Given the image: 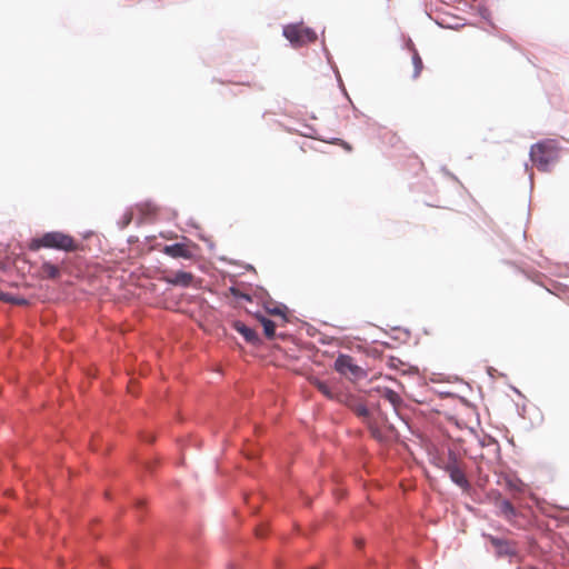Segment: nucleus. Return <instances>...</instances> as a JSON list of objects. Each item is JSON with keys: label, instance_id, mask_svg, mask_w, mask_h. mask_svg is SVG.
<instances>
[{"label": "nucleus", "instance_id": "nucleus-23", "mask_svg": "<svg viewBox=\"0 0 569 569\" xmlns=\"http://www.w3.org/2000/svg\"><path fill=\"white\" fill-rule=\"evenodd\" d=\"M230 292H231V295H232L233 297H236V298H242V299H246V300H250V298H249L247 295L241 293V292H240L237 288H234V287H231V288H230Z\"/></svg>", "mask_w": 569, "mask_h": 569}, {"label": "nucleus", "instance_id": "nucleus-16", "mask_svg": "<svg viewBox=\"0 0 569 569\" xmlns=\"http://www.w3.org/2000/svg\"><path fill=\"white\" fill-rule=\"evenodd\" d=\"M41 270L49 279H57L60 277V268L49 261H44L42 263Z\"/></svg>", "mask_w": 569, "mask_h": 569}, {"label": "nucleus", "instance_id": "nucleus-8", "mask_svg": "<svg viewBox=\"0 0 569 569\" xmlns=\"http://www.w3.org/2000/svg\"><path fill=\"white\" fill-rule=\"evenodd\" d=\"M192 280L193 274L191 272H187L183 270H179L174 272L172 276H168L164 278V281L168 284L182 288H188L192 283Z\"/></svg>", "mask_w": 569, "mask_h": 569}, {"label": "nucleus", "instance_id": "nucleus-25", "mask_svg": "<svg viewBox=\"0 0 569 569\" xmlns=\"http://www.w3.org/2000/svg\"><path fill=\"white\" fill-rule=\"evenodd\" d=\"M508 486H509V488H510L511 490H513V491H521V490H522V489H521V486H522V483H521V482H519V483H515V482H512V481H508Z\"/></svg>", "mask_w": 569, "mask_h": 569}, {"label": "nucleus", "instance_id": "nucleus-2", "mask_svg": "<svg viewBox=\"0 0 569 569\" xmlns=\"http://www.w3.org/2000/svg\"><path fill=\"white\" fill-rule=\"evenodd\" d=\"M31 248L34 250L39 248H50L66 252H73L78 249L76 240L71 236L60 231H49L41 237L34 238Z\"/></svg>", "mask_w": 569, "mask_h": 569}, {"label": "nucleus", "instance_id": "nucleus-28", "mask_svg": "<svg viewBox=\"0 0 569 569\" xmlns=\"http://www.w3.org/2000/svg\"><path fill=\"white\" fill-rule=\"evenodd\" d=\"M257 536L262 538L266 536V530L263 528L257 529Z\"/></svg>", "mask_w": 569, "mask_h": 569}, {"label": "nucleus", "instance_id": "nucleus-20", "mask_svg": "<svg viewBox=\"0 0 569 569\" xmlns=\"http://www.w3.org/2000/svg\"><path fill=\"white\" fill-rule=\"evenodd\" d=\"M478 13L479 16L486 20L490 26H493V23L491 22V13H490V10L485 6V4H480L478 7Z\"/></svg>", "mask_w": 569, "mask_h": 569}, {"label": "nucleus", "instance_id": "nucleus-18", "mask_svg": "<svg viewBox=\"0 0 569 569\" xmlns=\"http://www.w3.org/2000/svg\"><path fill=\"white\" fill-rule=\"evenodd\" d=\"M301 40H302V46L310 43V42H315L317 40V33L315 32L313 29L302 26Z\"/></svg>", "mask_w": 569, "mask_h": 569}, {"label": "nucleus", "instance_id": "nucleus-3", "mask_svg": "<svg viewBox=\"0 0 569 569\" xmlns=\"http://www.w3.org/2000/svg\"><path fill=\"white\" fill-rule=\"evenodd\" d=\"M442 469L448 473L450 480L463 491L471 489V483L467 478L466 470L455 451H448V459L443 463Z\"/></svg>", "mask_w": 569, "mask_h": 569}, {"label": "nucleus", "instance_id": "nucleus-26", "mask_svg": "<svg viewBox=\"0 0 569 569\" xmlns=\"http://www.w3.org/2000/svg\"><path fill=\"white\" fill-rule=\"evenodd\" d=\"M402 362L399 359L391 358L390 359V366L393 368H397L398 365H401Z\"/></svg>", "mask_w": 569, "mask_h": 569}, {"label": "nucleus", "instance_id": "nucleus-11", "mask_svg": "<svg viewBox=\"0 0 569 569\" xmlns=\"http://www.w3.org/2000/svg\"><path fill=\"white\" fill-rule=\"evenodd\" d=\"M407 48L412 52V63H413V74L412 78L417 79L420 76V72L423 68L422 59L419 56V52L415 48V44L411 39L407 41Z\"/></svg>", "mask_w": 569, "mask_h": 569}, {"label": "nucleus", "instance_id": "nucleus-22", "mask_svg": "<svg viewBox=\"0 0 569 569\" xmlns=\"http://www.w3.org/2000/svg\"><path fill=\"white\" fill-rule=\"evenodd\" d=\"M318 390L321 393H323L325 396L332 398V391H331L330 387L328 385H326L325 382L318 383Z\"/></svg>", "mask_w": 569, "mask_h": 569}, {"label": "nucleus", "instance_id": "nucleus-29", "mask_svg": "<svg viewBox=\"0 0 569 569\" xmlns=\"http://www.w3.org/2000/svg\"><path fill=\"white\" fill-rule=\"evenodd\" d=\"M357 545H358V547L360 548V547H362L363 541H357Z\"/></svg>", "mask_w": 569, "mask_h": 569}, {"label": "nucleus", "instance_id": "nucleus-13", "mask_svg": "<svg viewBox=\"0 0 569 569\" xmlns=\"http://www.w3.org/2000/svg\"><path fill=\"white\" fill-rule=\"evenodd\" d=\"M258 319L263 328L264 336L268 339H273L276 337V322L264 316H259Z\"/></svg>", "mask_w": 569, "mask_h": 569}, {"label": "nucleus", "instance_id": "nucleus-24", "mask_svg": "<svg viewBox=\"0 0 569 569\" xmlns=\"http://www.w3.org/2000/svg\"><path fill=\"white\" fill-rule=\"evenodd\" d=\"M331 142L332 143H340L347 151H351V146L348 142H346V141H342V140H340L338 138H335Z\"/></svg>", "mask_w": 569, "mask_h": 569}, {"label": "nucleus", "instance_id": "nucleus-1", "mask_svg": "<svg viewBox=\"0 0 569 569\" xmlns=\"http://www.w3.org/2000/svg\"><path fill=\"white\" fill-rule=\"evenodd\" d=\"M486 540V550L493 555L497 560H507L512 562L519 558V546L516 541L507 539L502 536H493L483 533Z\"/></svg>", "mask_w": 569, "mask_h": 569}, {"label": "nucleus", "instance_id": "nucleus-19", "mask_svg": "<svg viewBox=\"0 0 569 569\" xmlns=\"http://www.w3.org/2000/svg\"><path fill=\"white\" fill-rule=\"evenodd\" d=\"M133 217H134V212H133V209H128L123 216L120 218V220L118 221V226L120 229H124L127 228L131 221L133 220Z\"/></svg>", "mask_w": 569, "mask_h": 569}, {"label": "nucleus", "instance_id": "nucleus-5", "mask_svg": "<svg viewBox=\"0 0 569 569\" xmlns=\"http://www.w3.org/2000/svg\"><path fill=\"white\" fill-rule=\"evenodd\" d=\"M349 408L361 418L370 428V431L375 438L380 437L379 428L376 426V417L373 412L361 401L352 399L349 402Z\"/></svg>", "mask_w": 569, "mask_h": 569}, {"label": "nucleus", "instance_id": "nucleus-14", "mask_svg": "<svg viewBox=\"0 0 569 569\" xmlns=\"http://www.w3.org/2000/svg\"><path fill=\"white\" fill-rule=\"evenodd\" d=\"M500 512L507 518L511 519L517 517L518 512L515 506L508 499H503L499 502Z\"/></svg>", "mask_w": 569, "mask_h": 569}, {"label": "nucleus", "instance_id": "nucleus-21", "mask_svg": "<svg viewBox=\"0 0 569 569\" xmlns=\"http://www.w3.org/2000/svg\"><path fill=\"white\" fill-rule=\"evenodd\" d=\"M266 310L270 315L284 317V311L287 310V307L284 305H279L276 306L274 308L266 307Z\"/></svg>", "mask_w": 569, "mask_h": 569}, {"label": "nucleus", "instance_id": "nucleus-30", "mask_svg": "<svg viewBox=\"0 0 569 569\" xmlns=\"http://www.w3.org/2000/svg\"><path fill=\"white\" fill-rule=\"evenodd\" d=\"M325 52L327 54V58L329 59V51H328V49L325 48Z\"/></svg>", "mask_w": 569, "mask_h": 569}, {"label": "nucleus", "instance_id": "nucleus-9", "mask_svg": "<svg viewBox=\"0 0 569 569\" xmlns=\"http://www.w3.org/2000/svg\"><path fill=\"white\" fill-rule=\"evenodd\" d=\"M163 253L172 258L190 259L192 257V253L187 247V244L182 242H176L172 244L164 246Z\"/></svg>", "mask_w": 569, "mask_h": 569}, {"label": "nucleus", "instance_id": "nucleus-15", "mask_svg": "<svg viewBox=\"0 0 569 569\" xmlns=\"http://www.w3.org/2000/svg\"><path fill=\"white\" fill-rule=\"evenodd\" d=\"M383 399H386L397 411L398 407L401 405V397L392 389L386 388L382 393Z\"/></svg>", "mask_w": 569, "mask_h": 569}, {"label": "nucleus", "instance_id": "nucleus-10", "mask_svg": "<svg viewBox=\"0 0 569 569\" xmlns=\"http://www.w3.org/2000/svg\"><path fill=\"white\" fill-rule=\"evenodd\" d=\"M233 328L236 329V331L238 333H240L243 337V339L247 342H249L251 345H259L260 343V338H259L257 331L254 329L248 327L243 322L236 321Z\"/></svg>", "mask_w": 569, "mask_h": 569}, {"label": "nucleus", "instance_id": "nucleus-12", "mask_svg": "<svg viewBox=\"0 0 569 569\" xmlns=\"http://www.w3.org/2000/svg\"><path fill=\"white\" fill-rule=\"evenodd\" d=\"M136 209L139 211L141 216L139 223L142 222L143 220L151 219L157 212V207L151 202L137 204Z\"/></svg>", "mask_w": 569, "mask_h": 569}, {"label": "nucleus", "instance_id": "nucleus-4", "mask_svg": "<svg viewBox=\"0 0 569 569\" xmlns=\"http://www.w3.org/2000/svg\"><path fill=\"white\" fill-rule=\"evenodd\" d=\"M530 159L538 170L548 171L549 166L556 159V151L553 149L552 141L546 140L532 144L530 149Z\"/></svg>", "mask_w": 569, "mask_h": 569}, {"label": "nucleus", "instance_id": "nucleus-6", "mask_svg": "<svg viewBox=\"0 0 569 569\" xmlns=\"http://www.w3.org/2000/svg\"><path fill=\"white\" fill-rule=\"evenodd\" d=\"M335 369L341 375L350 373L353 377H358L361 372V368L353 363V360L348 355H339L335 361Z\"/></svg>", "mask_w": 569, "mask_h": 569}, {"label": "nucleus", "instance_id": "nucleus-7", "mask_svg": "<svg viewBox=\"0 0 569 569\" xmlns=\"http://www.w3.org/2000/svg\"><path fill=\"white\" fill-rule=\"evenodd\" d=\"M302 24L290 23L283 27L282 34L293 47H302L301 40Z\"/></svg>", "mask_w": 569, "mask_h": 569}, {"label": "nucleus", "instance_id": "nucleus-27", "mask_svg": "<svg viewBox=\"0 0 569 569\" xmlns=\"http://www.w3.org/2000/svg\"><path fill=\"white\" fill-rule=\"evenodd\" d=\"M308 131L303 133L306 137H312L315 129L312 127H307Z\"/></svg>", "mask_w": 569, "mask_h": 569}, {"label": "nucleus", "instance_id": "nucleus-17", "mask_svg": "<svg viewBox=\"0 0 569 569\" xmlns=\"http://www.w3.org/2000/svg\"><path fill=\"white\" fill-rule=\"evenodd\" d=\"M0 299L16 306H26L28 303L26 298L17 297L10 292H0Z\"/></svg>", "mask_w": 569, "mask_h": 569}]
</instances>
